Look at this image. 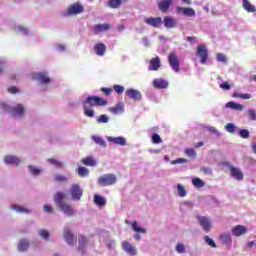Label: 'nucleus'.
<instances>
[{
    "label": "nucleus",
    "instance_id": "obj_19",
    "mask_svg": "<svg viewBox=\"0 0 256 256\" xmlns=\"http://www.w3.org/2000/svg\"><path fill=\"white\" fill-rule=\"evenodd\" d=\"M171 5H173V0H161L158 3V9L162 13H167L169 11Z\"/></svg>",
    "mask_w": 256,
    "mask_h": 256
},
{
    "label": "nucleus",
    "instance_id": "obj_46",
    "mask_svg": "<svg viewBox=\"0 0 256 256\" xmlns=\"http://www.w3.org/2000/svg\"><path fill=\"white\" fill-rule=\"evenodd\" d=\"M185 155H187V157H192L195 159V157H197V152L194 149L188 148L185 150Z\"/></svg>",
    "mask_w": 256,
    "mask_h": 256
},
{
    "label": "nucleus",
    "instance_id": "obj_55",
    "mask_svg": "<svg viewBox=\"0 0 256 256\" xmlns=\"http://www.w3.org/2000/svg\"><path fill=\"white\" fill-rule=\"evenodd\" d=\"M39 235L40 237H42V239H49V231L43 229L39 231Z\"/></svg>",
    "mask_w": 256,
    "mask_h": 256
},
{
    "label": "nucleus",
    "instance_id": "obj_16",
    "mask_svg": "<svg viewBox=\"0 0 256 256\" xmlns=\"http://www.w3.org/2000/svg\"><path fill=\"white\" fill-rule=\"evenodd\" d=\"M33 79L39 81L41 85H48V83H51V78L43 72L34 74Z\"/></svg>",
    "mask_w": 256,
    "mask_h": 256
},
{
    "label": "nucleus",
    "instance_id": "obj_3",
    "mask_svg": "<svg viewBox=\"0 0 256 256\" xmlns=\"http://www.w3.org/2000/svg\"><path fill=\"white\" fill-rule=\"evenodd\" d=\"M97 183L100 187H111L117 183V175L113 173L104 174L98 178Z\"/></svg>",
    "mask_w": 256,
    "mask_h": 256
},
{
    "label": "nucleus",
    "instance_id": "obj_17",
    "mask_svg": "<svg viewBox=\"0 0 256 256\" xmlns=\"http://www.w3.org/2000/svg\"><path fill=\"white\" fill-rule=\"evenodd\" d=\"M111 30V24H96L92 27V31L94 35H99V33H103V31Z\"/></svg>",
    "mask_w": 256,
    "mask_h": 256
},
{
    "label": "nucleus",
    "instance_id": "obj_18",
    "mask_svg": "<svg viewBox=\"0 0 256 256\" xmlns=\"http://www.w3.org/2000/svg\"><path fill=\"white\" fill-rule=\"evenodd\" d=\"M10 113L12 117H23V115H25V107H23L21 104H18L10 110Z\"/></svg>",
    "mask_w": 256,
    "mask_h": 256
},
{
    "label": "nucleus",
    "instance_id": "obj_57",
    "mask_svg": "<svg viewBox=\"0 0 256 256\" xmlns=\"http://www.w3.org/2000/svg\"><path fill=\"white\" fill-rule=\"evenodd\" d=\"M176 251L177 253H185V245H183L182 243L177 244Z\"/></svg>",
    "mask_w": 256,
    "mask_h": 256
},
{
    "label": "nucleus",
    "instance_id": "obj_56",
    "mask_svg": "<svg viewBox=\"0 0 256 256\" xmlns=\"http://www.w3.org/2000/svg\"><path fill=\"white\" fill-rule=\"evenodd\" d=\"M216 59L220 63H226L227 62V58L223 55V53H218Z\"/></svg>",
    "mask_w": 256,
    "mask_h": 256
},
{
    "label": "nucleus",
    "instance_id": "obj_10",
    "mask_svg": "<svg viewBox=\"0 0 256 256\" xmlns=\"http://www.w3.org/2000/svg\"><path fill=\"white\" fill-rule=\"evenodd\" d=\"M64 240L68 245H71V246L77 243V238L75 237V234H73V232H71L69 228L64 229Z\"/></svg>",
    "mask_w": 256,
    "mask_h": 256
},
{
    "label": "nucleus",
    "instance_id": "obj_61",
    "mask_svg": "<svg viewBox=\"0 0 256 256\" xmlns=\"http://www.w3.org/2000/svg\"><path fill=\"white\" fill-rule=\"evenodd\" d=\"M8 93H12V94L19 93V90L17 89V87L11 86L8 88Z\"/></svg>",
    "mask_w": 256,
    "mask_h": 256
},
{
    "label": "nucleus",
    "instance_id": "obj_30",
    "mask_svg": "<svg viewBox=\"0 0 256 256\" xmlns=\"http://www.w3.org/2000/svg\"><path fill=\"white\" fill-rule=\"evenodd\" d=\"M94 203L98 205V207H105L107 205V199L105 197L100 196L98 194L94 195Z\"/></svg>",
    "mask_w": 256,
    "mask_h": 256
},
{
    "label": "nucleus",
    "instance_id": "obj_33",
    "mask_svg": "<svg viewBox=\"0 0 256 256\" xmlns=\"http://www.w3.org/2000/svg\"><path fill=\"white\" fill-rule=\"evenodd\" d=\"M81 163L83 165H86L87 167H95V165H97V162H95V160L91 156L82 159Z\"/></svg>",
    "mask_w": 256,
    "mask_h": 256
},
{
    "label": "nucleus",
    "instance_id": "obj_50",
    "mask_svg": "<svg viewBox=\"0 0 256 256\" xmlns=\"http://www.w3.org/2000/svg\"><path fill=\"white\" fill-rule=\"evenodd\" d=\"M109 122V117L107 115L102 114L98 117L97 123H108Z\"/></svg>",
    "mask_w": 256,
    "mask_h": 256
},
{
    "label": "nucleus",
    "instance_id": "obj_11",
    "mask_svg": "<svg viewBox=\"0 0 256 256\" xmlns=\"http://www.w3.org/2000/svg\"><path fill=\"white\" fill-rule=\"evenodd\" d=\"M196 218L199 225L202 226L206 233H209V231H211V220L205 216H196Z\"/></svg>",
    "mask_w": 256,
    "mask_h": 256
},
{
    "label": "nucleus",
    "instance_id": "obj_60",
    "mask_svg": "<svg viewBox=\"0 0 256 256\" xmlns=\"http://www.w3.org/2000/svg\"><path fill=\"white\" fill-rule=\"evenodd\" d=\"M43 209H44L45 213H54L53 207H51V206H49L47 204L44 205Z\"/></svg>",
    "mask_w": 256,
    "mask_h": 256
},
{
    "label": "nucleus",
    "instance_id": "obj_5",
    "mask_svg": "<svg viewBox=\"0 0 256 256\" xmlns=\"http://www.w3.org/2000/svg\"><path fill=\"white\" fill-rule=\"evenodd\" d=\"M69 193L72 201H81L83 197V189H81V185L79 184H72Z\"/></svg>",
    "mask_w": 256,
    "mask_h": 256
},
{
    "label": "nucleus",
    "instance_id": "obj_13",
    "mask_svg": "<svg viewBox=\"0 0 256 256\" xmlns=\"http://www.w3.org/2000/svg\"><path fill=\"white\" fill-rule=\"evenodd\" d=\"M132 229L133 231H135V233H137L134 235V239H136V241H141V235H139V233H142V235H145V233H147V229L140 227L137 221H134L132 223Z\"/></svg>",
    "mask_w": 256,
    "mask_h": 256
},
{
    "label": "nucleus",
    "instance_id": "obj_54",
    "mask_svg": "<svg viewBox=\"0 0 256 256\" xmlns=\"http://www.w3.org/2000/svg\"><path fill=\"white\" fill-rule=\"evenodd\" d=\"M200 171L204 173V175H213V170L209 167H202Z\"/></svg>",
    "mask_w": 256,
    "mask_h": 256
},
{
    "label": "nucleus",
    "instance_id": "obj_42",
    "mask_svg": "<svg viewBox=\"0 0 256 256\" xmlns=\"http://www.w3.org/2000/svg\"><path fill=\"white\" fill-rule=\"evenodd\" d=\"M152 143H154V145H159V143H163V140L161 139V136H159V134L154 133L152 135Z\"/></svg>",
    "mask_w": 256,
    "mask_h": 256
},
{
    "label": "nucleus",
    "instance_id": "obj_41",
    "mask_svg": "<svg viewBox=\"0 0 256 256\" xmlns=\"http://www.w3.org/2000/svg\"><path fill=\"white\" fill-rule=\"evenodd\" d=\"M192 184L194 185V187H205V182H203V180H201L200 178H194L192 180Z\"/></svg>",
    "mask_w": 256,
    "mask_h": 256
},
{
    "label": "nucleus",
    "instance_id": "obj_28",
    "mask_svg": "<svg viewBox=\"0 0 256 256\" xmlns=\"http://www.w3.org/2000/svg\"><path fill=\"white\" fill-rule=\"evenodd\" d=\"M108 141L110 143H115V145H120L121 147H125L127 145V141L123 137H108Z\"/></svg>",
    "mask_w": 256,
    "mask_h": 256
},
{
    "label": "nucleus",
    "instance_id": "obj_63",
    "mask_svg": "<svg viewBox=\"0 0 256 256\" xmlns=\"http://www.w3.org/2000/svg\"><path fill=\"white\" fill-rule=\"evenodd\" d=\"M18 29L21 33H23V35H27V28H24L23 26H20Z\"/></svg>",
    "mask_w": 256,
    "mask_h": 256
},
{
    "label": "nucleus",
    "instance_id": "obj_45",
    "mask_svg": "<svg viewBox=\"0 0 256 256\" xmlns=\"http://www.w3.org/2000/svg\"><path fill=\"white\" fill-rule=\"evenodd\" d=\"M113 90L115 91V93H117L118 95H122V93L125 91V87L116 84L113 86Z\"/></svg>",
    "mask_w": 256,
    "mask_h": 256
},
{
    "label": "nucleus",
    "instance_id": "obj_36",
    "mask_svg": "<svg viewBox=\"0 0 256 256\" xmlns=\"http://www.w3.org/2000/svg\"><path fill=\"white\" fill-rule=\"evenodd\" d=\"M77 173H78L79 177H89V169H87L83 166L78 167Z\"/></svg>",
    "mask_w": 256,
    "mask_h": 256
},
{
    "label": "nucleus",
    "instance_id": "obj_59",
    "mask_svg": "<svg viewBox=\"0 0 256 256\" xmlns=\"http://www.w3.org/2000/svg\"><path fill=\"white\" fill-rule=\"evenodd\" d=\"M220 89H223L224 91H229V89H231V85L229 84V82H224L220 84Z\"/></svg>",
    "mask_w": 256,
    "mask_h": 256
},
{
    "label": "nucleus",
    "instance_id": "obj_21",
    "mask_svg": "<svg viewBox=\"0 0 256 256\" xmlns=\"http://www.w3.org/2000/svg\"><path fill=\"white\" fill-rule=\"evenodd\" d=\"M122 249L131 256L137 255V250L128 241L122 242Z\"/></svg>",
    "mask_w": 256,
    "mask_h": 256
},
{
    "label": "nucleus",
    "instance_id": "obj_35",
    "mask_svg": "<svg viewBox=\"0 0 256 256\" xmlns=\"http://www.w3.org/2000/svg\"><path fill=\"white\" fill-rule=\"evenodd\" d=\"M125 2H127V0H109V6L112 9H117V8L121 7L122 3H125Z\"/></svg>",
    "mask_w": 256,
    "mask_h": 256
},
{
    "label": "nucleus",
    "instance_id": "obj_22",
    "mask_svg": "<svg viewBox=\"0 0 256 256\" xmlns=\"http://www.w3.org/2000/svg\"><path fill=\"white\" fill-rule=\"evenodd\" d=\"M245 233H247V227L243 225H237L232 228V235L234 237H241V235H245Z\"/></svg>",
    "mask_w": 256,
    "mask_h": 256
},
{
    "label": "nucleus",
    "instance_id": "obj_15",
    "mask_svg": "<svg viewBox=\"0 0 256 256\" xmlns=\"http://www.w3.org/2000/svg\"><path fill=\"white\" fill-rule=\"evenodd\" d=\"M145 23L157 29L163 25V20L161 17H149L145 19Z\"/></svg>",
    "mask_w": 256,
    "mask_h": 256
},
{
    "label": "nucleus",
    "instance_id": "obj_58",
    "mask_svg": "<svg viewBox=\"0 0 256 256\" xmlns=\"http://www.w3.org/2000/svg\"><path fill=\"white\" fill-rule=\"evenodd\" d=\"M248 115L252 121H256V111L253 109L248 110Z\"/></svg>",
    "mask_w": 256,
    "mask_h": 256
},
{
    "label": "nucleus",
    "instance_id": "obj_48",
    "mask_svg": "<svg viewBox=\"0 0 256 256\" xmlns=\"http://www.w3.org/2000/svg\"><path fill=\"white\" fill-rule=\"evenodd\" d=\"M239 135H240V137H242V139H249V137H250L249 130H247V129H241L239 131Z\"/></svg>",
    "mask_w": 256,
    "mask_h": 256
},
{
    "label": "nucleus",
    "instance_id": "obj_34",
    "mask_svg": "<svg viewBox=\"0 0 256 256\" xmlns=\"http://www.w3.org/2000/svg\"><path fill=\"white\" fill-rule=\"evenodd\" d=\"M226 107L228 109H233L234 111H243V105L239 104V103H235L233 101L228 102L226 104Z\"/></svg>",
    "mask_w": 256,
    "mask_h": 256
},
{
    "label": "nucleus",
    "instance_id": "obj_23",
    "mask_svg": "<svg viewBox=\"0 0 256 256\" xmlns=\"http://www.w3.org/2000/svg\"><path fill=\"white\" fill-rule=\"evenodd\" d=\"M159 67H161V58H159V56H156L155 58L150 59V66L148 70L158 71Z\"/></svg>",
    "mask_w": 256,
    "mask_h": 256
},
{
    "label": "nucleus",
    "instance_id": "obj_44",
    "mask_svg": "<svg viewBox=\"0 0 256 256\" xmlns=\"http://www.w3.org/2000/svg\"><path fill=\"white\" fill-rule=\"evenodd\" d=\"M204 241H205V243H207L209 245V247H212L213 249H215L217 247V244L215 243V241L213 239L209 238V236H205Z\"/></svg>",
    "mask_w": 256,
    "mask_h": 256
},
{
    "label": "nucleus",
    "instance_id": "obj_40",
    "mask_svg": "<svg viewBox=\"0 0 256 256\" xmlns=\"http://www.w3.org/2000/svg\"><path fill=\"white\" fill-rule=\"evenodd\" d=\"M179 197H187V190L181 184L177 185Z\"/></svg>",
    "mask_w": 256,
    "mask_h": 256
},
{
    "label": "nucleus",
    "instance_id": "obj_1",
    "mask_svg": "<svg viewBox=\"0 0 256 256\" xmlns=\"http://www.w3.org/2000/svg\"><path fill=\"white\" fill-rule=\"evenodd\" d=\"M105 105H109V101L99 96H89L84 100V115H86V117H95V110L89 107H105Z\"/></svg>",
    "mask_w": 256,
    "mask_h": 256
},
{
    "label": "nucleus",
    "instance_id": "obj_29",
    "mask_svg": "<svg viewBox=\"0 0 256 256\" xmlns=\"http://www.w3.org/2000/svg\"><path fill=\"white\" fill-rule=\"evenodd\" d=\"M153 85L156 89H167V87H169V83L161 78L155 79Z\"/></svg>",
    "mask_w": 256,
    "mask_h": 256
},
{
    "label": "nucleus",
    "instance_id": "obj_14",
    "mask_svg": "<svg viewBox=\"0 0 256 256\" xmlns=\"http://www.w3.org/2000/svg\"><path fill=\"white\" fill-rule=\"evenodd\" d=\"M229 170L230 176L233 177V179H236V181H243L244 175L241 169L234 166H229Z\"/></svg>",
    "mask_w": 256,
    "mask_h": 256
},
{
    "label": "nucleus",
    "instance_id": "obj_43",
    "mask_svg": "<svg viewBox=\"0 0 256 256\" xmlns=\"http://www.w3.org/2000/svg\"><path fill=\"white\" fill-rule=\"evenodd\" d=\"M232 97H234V99H251V94L233 93Z\"/></svg>",
    "mask_w": 256,
    "mask_h": 256
},
{
    "label": "nucleus",
    "instance_id": "obj_8",
    "mask_svg": "<svg viewBox=\"0 0 256 256\" xmlns=\"http://www.w3.org/2000/svg\"><path fill=\"white\" fill-rule=\"evenodd\" d=\"M197 55L200 57V63L205 65L207 63V59H209V52L207 51V47L203 44L197 46Z\"/></svg>",
    "mask_w": 256,
    "mask_h": 256
},
{
    "label": "nucleus",
    "instance_id": "obj_53",
    "mask_svg": "<svg viewBox=\"0 0 256 256\" xmlns=\"http://www.w3.org/2000/svg\"><path fill=\"white\" fill-rule=\"evenodd\" d=\"M226 131H228V133H235V124L233 123H228L226 126Z\"/></svg>",
    "mask_w": 256,
    "mask_h": 256
},
{
    "label": "nucleus",
    "instance_id": "obj_49",
    "mask_svg": "<svg viewBox=\"0 0 256 256\" xmlns=\"http://www.w3.org/2000/svg\"><path fill=\"white\" fill-rule=\"evenodd\" d=\"M28 169H29L30 173L34 176H37L41 173V170L34 166H28Z\"/></svg>",
    "mask_w": 256,
    "mask_h": 256
},
{
    "label": "nucleus",
    "instance_id": "obj_37",
    "mask_svg": "<svg viewBox=\"0 0 256 256\" xmlns=\"http://www.w3.org/2000/svg\"><path fill=\"white\" fill-rule=\"evenodd\" d=\"M92 139L97 145H100V147H107V143L105 140H103V138L99 136H93Z\"/></svg>",
    "mask_w": 256,
    "mask_h": 256
},
{
    "label": "nucleus",
    "instance_id": "obj_38",
    "mask_svg": "<svg viewBox=\"0 0 256 256\" xmlns=\"http://www.w3.org/2000/svg\"><path fill=\"white\" fill-rule=\"evenodd\" d=\"M47 161L48 163H51V165H54L57 169H61V167H63V163L55 158H48Z\"/></svg>",
    "mask_w": 256,
    "mask_h": 256
},
{
    "label": "nucleus",
    "instance_id": "obj_51",
    "mask_svg": "<svg viewBox=\"0 0 256 256\" xmlns=\"http://www.w3.org/2000/svg\"><path fill=\"white\" fill-rule=\"evenodd\" d=\"M183 163H187V159L178 158L176 160L171 161V165H179V164H183Z\"/></svg>",
    "mask_w": 256,
    "mask_h": 256
},
{
    "label": "nucleus",
    "instance_id": "obj_6",
    "mask_svg": "<svg viewBox=\"0 0 256 256\" xmlns=\"http://www.w3.org/2000/svg\"><path fill=\"white\" fill-rule=\"evenodd\" d=\"M168 62L172 71H175V73H179V71L181 70L179 56H177V54H175L174 52H171L168 56Z\"/></svg>",
    "mask_w": 256,
    "mask_h": 256
},
{
    "label": "nucleus",
    "instance_id": "obj_39",
    "mask_svg": "<svg viewBox=\"0 0 256 256\" xmlns=\"http://www.w3.org/2000/svg\"><path fill=\"white\" fill-rule=\"evenodd\" d=\"M13 209H15V211H17V213H31V210L23 207V206H19V205H14Z\"/></svg>",
    "mask_w": 256,
    "mask_h": 256
},
{
    "label": "nucleus",
    "instance_id": "obj_62",
    "mask_svg": "<svg viewBox=\"0 0 256 256\" xmlns=\"http://www.w3.org/2000/svg\"><path fill=\"white\" fill-rule=\"evenodd\" d=\"M186 41H188L189 43H193V42L197 41V37L188 36V37H186Z\"/></svg>",
    "mask_w": 256,
    "mask_h": 256
},
{
    "label": "nucleus",
    "instance_id": "obj_32",
    "mask_svg": "<svg viewBox=\"0 0 256 256\" xmlns=\"http://www.w3.org/2000/svg\"><path fill=\"white\" fill-rule=\"evenodd\" d=\"M219 239L227 247L231 246V243H233V239L231 238V234H221L219 236Z\"/></svg>",
    "mask_w": 256,
    "mask_h": 256
},
{
    "label": "nucleus",
    "instance_id": "obj_24",
    "mask_svg": "<svg viewBox=\"0 0 256 256\" xmlns=\"http://www.w3.org/2000/svg\"><path fill=\"white\" fill-rule=\"evenodd\" d=\"M164 27H166V29H173L177 27V20L171 16L164 17Z\"/></svg>",
    "mask_w": 256,
    "mask_h": 256
},
{
    "label": "nucleus",
    "instance_id": "obj_7",
    "mask_svg": "<svg viewBox=\"0 0 256 256\" xmlns=\"http://www.w3.org/2000/svg\"><path fill=\"white\" fill-rule=\"evenodd\" d=\"M89 243V238L85 235L81 234L78 237V247L77 251L81 253V255H85L87 253V245Z\"/></svg>",
    "mask_w": 256,
    "mask_h": 256
},
{
    "label": "nucleus",
    "instance_id": "obj_27",
    "mask_svg": "<svg viewBox=\"0 0 256 256\" xmlns=\"http://www.w3.org/2000/svg\"><path fill=\"white\" fill-rule=\"evenodd\" d=\"M124 107L122 102H118L115 106L108 108V111L113 115H119V113H123Z\"/></svg>",
    "mask_w": 256,
    "mask_h": 256
},
{
    "label": "nucleus",
    "instance_id": "obj_20",
    "mask_svg": "<svg viewBox=\"0 0 256 256\" xmlns=\"http://www.w3.org/2000/svg\"><path fill=\"white\" fill-rule=\"evenodd\" d=\"M4 163H6V165H15L17 167L21 163V159L17 156L6 155L4 157Z\"/></svg>",
    "mask_w": 256,
    "mask_h": 256
},
{
    "label": "nucleus",
    "instance_id": "obj_26",
    "mask_svg": "<svg viewBox=\"0 0 256 256\" xmlns=\"http://www.w3.org/2000/svg\"><path fill=\"white\" fill-rule=\"evenodd\" d=\"M94 51L98 57H103L105 51H107V46L104 43H97L94 46Z\"/></svg>",
    "mask_w": 256,
    "mask_h": 256
},
{
    "label": "nucleus",
    "instance_id": "obj_47",
    "mask_svg": "<svg viewBox=\"0 0 256 256\" xmlns=\"http://www.w3.org/2000/svg\"><path fill=\"white\" fill-rule=\"evenodd\" d=\"M54 181H57V183H65L67 182V177L61 175V174H57L55 177H54Z\"/></svg>",
    "mask_w": 256,
    "mask_h": 256
},
{
    "label": "nucleus",
    "instance_id": "obj_25",
    "mask_svg": "<svg viewBox=\"0 0 256 256\" xmlns=\"http://www.w3.org/2000/svg\"><path fill=\"white\" fill-rule=\"evenodd\" d=\"M30 243L29 240L23 238L17 244V249L20 253H25L29 249Z\"/></svg>",
    "mask_w": 256,
    "mask_h": 256
},
{
    "label": "nucleus",
    "instance_id": "obj_64",
    "mask_svg": "<svg viewBox=\"0 0 256 256\" xmlns=\"http://www.w3.org/2000/svg\"><path fill=\"white\" fill-rule=\"evenodd\" d=\"M208 131H210V133H217V129H215L214 127L208 128Z\"/></svg>",
    "mask_w": 256,
    "mask_h": 256
},
{
    "label": "nucleus",
    "instance_id": "obj_12",
    "mask_svg": "<svg viewBox=\"0 0 256 256\" xmlns=\"http://www.w3.org/2000/svg\"><path fill=\"white\" fill-rule=\"evenodd\" d=\"M125 95L129 99H133V101H141V99H142L141 92H139V90H136L133 88L127 89L125 91Z\"/></svg>",
    "mask_w": 256,
    "mask_h": 256
},
{
    "label": "nucleus",
    "instance_id": "obj_52",
    "mask_svg": "<svg viewBox=\"0 0 256 256\" xmlns=\"http://www.w3.org/2000/svg\"><path fill=\"white\" fill-rule=\"evenodd\" d=\"M100 91L106 95V96H109L111 95V93H113V88H105V87H102L100 88Z\"/></svg>",
    "mask_w": 256,
    "mask_h": 256
},
{
    "label": "nucleus",
    "instance_id": "obj_31",
    "mask_svg": "<svg viewBox=\"0 0 256 256\" xmlns=\"http://www.w3.org/2000/svg\"><path fill=\"white\" fill-rule=\"evenodd\" d=\"M242 5H243V8L245 9V11H247L248 13L256 12L255 5L251 4V2H249V0H242Z\"/></svg>",
    "mask_w": 256,
    "mask_h": 256
},
{
    "label": "nucleus",
    "instance_id": "obj_9",
    "mask_svg": "<svg viewBox=\"0 0 256 256\" xmlns=\"http://www.w3.org/2000/svg\"><path fill=\"white\" fill-rule=\"evenodd\" d=\"M176 13L185 17H195V9L191 7L176 6Z\"/></svg>",
    "mask_w": 256,
    "mask_h": 256
},
{
    "label": "nucleus",
    "instance_id": "obj_2",
    "mask_svg": "<svg viewBox=\"0 0 256 256\" xmlns=\"http://www.w3.org/2000/svg\"><path fill=\"white\" fill-rule=\"evenodd\" d=\"M65 199H67V194L62 191L56 192L53 196V201L57 209H59V211H62V213H64V215H67L68 217H74L75 210H73V207H71L69 203L63 202L65 201Z\"/></svg>",
    "mask_w": 256,
    "mask_h": 256
},
{
    "label": "nucleus",
    "instance_id": "obj_4",
    "mask_svg": "<svg viewBox=\"0 0 256 256\" xmlns=\"http://www.w3.org/2000/svg\"><path fill=\"white\" fill-rule=\"evenodd\" d=\"M83 11H85V8L81 5V3L76 2L74 4H71L68 7L67 12L63 15L64 17H71V15H81Z\"/></svg>",
    "mask_w": 256,
    "mask_h": 256
}]
</instances>
